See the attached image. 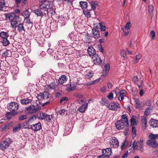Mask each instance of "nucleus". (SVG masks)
Here are the masks:
<instances>
[{
  "mask_svg": "<svg viewBox=\"0 0 158 158\" xmlns=\"http://www.w3.org/2000/svg\"><path fill=\"white\" fill-rule=\"evenodd\" d=\"M41 109V108L40 107H35L34 105L29 106L26 108V110L29 114H32L35 113L39 110Z\"/></svg>",
  "mask_w": 158,
  "mask_h": 158,
  "instance_id": "f257e3e1",
  "label": "nucleus"
},
{
  "mask_svg": "<svg viewBox=\"0 0 158 158\" xmlns=\"http://www.w3.org/2000/svg\"><path fill=\"white\" fill-rule=\"evenodd\" d=\"M143 140L142 139H140L137 142H134L133 144V147L134 149L142 151L143 148Z\"/></svg>",
  "mask_w": 158,
  "mask_h": 158,
  "instance_id": "f03ea898",
  "label": "nucleus"
},
{
  "mask_svg": "<svg viewBox=\"0 0 158 158\" xmlns=\"http://www.w3.org/2000/svg\"><path fill=\"white\" fill-rule=\"evenodd\" d=\"M122 121V120L118 121L115 124L116 127L117 129L120 130L126 127L125 130H127L128 129V125L125 124Z\"/></svg>",
  "mask_w": 158,
  "mask_h": 158,
  "instance_id": "7ed1b4c3",
  "label": "nucleus"
},
{
  "mask_svg": "<svg viewBox=\"0 0 158 158\" xmlns=\"http://www.w3.org/2000/svg\"><path fill=\"white\" fill-rule=\"evenodd\" d=\"M110 147L112 148H117L119 146L118 141L115 137H112L109 139Z\"/></svg>",
  "mask_w": 158,
  "mask_h": 158,
  "instance_id": "20e7f679",
  "label": "nucleus"
},
{
  "mask_svg": "<svg viewBox=\"0 0 158 158\" xmlns=\"http://www.w3.org/2000/svg\"><path fill=\"white\" fill-rule=\"evenodd\" d=\"M8 110L11 111H16L19 108V105L15 102H12L9 103L7 106Z\"/></svg>",
  "mask_w": 158,
  "mask_h": 158,
  "instance_id": "39448f33",
  "label": "nucleus"
},
{
  "mask_svg": "<svg viewBox=\"0 0 158 158\" xmlns=\"http://www.w3.org/2000/svg\"><path fill=\"white\" fill-rule=\"evenodd\" d=\"M12 142L11 139L10 138H6V140L2 142L0 144V147L1 149L4 150L9 147Z\"/></svg>",
  "mask_w": 158,
  "mask_h": 158,
  "instance_id": "423d86ee",
  "label": "nucleus"
},
{
  "mask_svg": "<svg viewBox=\"0 0 158 158\" xmlns=\"http://www.w3.org/2000/svg\"><path fill=\"white\" fill-rule=\"evenodd\" d=\"M58 83L57 81H53L49 85H47L45 86V89L48 90H51L57 88Z\"/></svg>",
  "mask_w": 158,
  "mask_h": 158,
  "instance_id": "0eeeda50",
  "label": "nucleus"
},
{
  "mask_svg": "<svg viewBox=\"0 0 158 158\" xmlns=\"http://www.w3.org/2000/svg\"><path fill=\"white\" fill-rule=\"evenodd\" d=\"M92 31L93 36L94 38L97 39L100 37L99 29V28H98V26L92 29Z\"/></svg>",
  "mask_w": 158,
  "mask_h": 158,
  "instance_id": "6e6552de",
  "label": "nucleus"
},
{
  "mask_svg": "<svg viewBox=\"0 0 158 158\" xmlns=\"http://www.w3.org/2000/svg\"><path fill=\"white\" fill-rule=\"evenodd\" d=\"M119 105L115 102H113L110 103L108 106L109 109L112 110H115L118 108H120Z\"/></svg>",
  "mask_w": 158,
  "mask_h": 158,
  "instance_id": "1a4fd4ad",
  "label": "nucleus"
},
{
  "mask_svg": "<svg viewBox=\"0 0 158 158\" xmlns=\"http://www.w3.org/2000/svg\"><path fill=\"white\" fill-rule=\"evenodd\" d=\"M147 143L149 146L153 148H156L158 146L157 142L154 139H149L147 141Z\"/></svg>",
  "mask_w": 158,
  "mask_h": 158,
  "instance_id": "9d476101",
  "label": "nucleus"
},
{
  "mask_svg": "<svg viewBox=\"0 0 158 158\" xmlns=\"http://www.w3.org/2000/svg\"><path fill=\"white\" fill-rule=\"evenodd\" d=\"M38 96L39 99L43 100L48 99L49 98V94L47 92H44L43 93H40Z\"/></svg>",
  "mask_w": 158,
  "mask_h": 158,
  "instance_id": "9b49d317",
  "label": "nucleus"
},
{
  "mask_svg": "<svg viewBox=\"0 0 158 158\" xmlns=\"http://www.w3.org/2000/svg\"><path fill=\"white\" fill-rule=\"evenodd\" d=\"M19 17H16V18H15L14 19H13L10 21L11 27L13 28H16L17 27L16 25L17 24L18 22H20V21L18 20V19H19Z\"/></svg>",
  "mask_w": 158,
  "mask_h": 158,
  "instance_id": "f8f14e48",
  "label": "nucleus"
},
{
  "mask_svg": "<svg viewBox=\"0 0 158 158\" xmlns=\"http://www.w3.org/2000/svg\"><path fill=\"white\" fill-rule=\"evenodd\" d=\"M102 154L105 156L108 157L111 155L112 153L111 148H106V149H103L102 151Z\"/></svg>",
  "mask_w": 158,
  "mask_h": 158,
  "instance_id": "ddd939ff",
  "label": "nucleus"
},
{
  "mask_svg": "<svg viewBox=\"0 0 158 158\" xmlns=\"http://www.w3.org/2000/svg\"><path fill=\"white\" fill-rule=\"evenodd\" d=\"M127 92L125 90H122L119 92V95L118 99L120 101H122L124 98V97L126 96Z\"/></svg>",
  "mask_w": 158,
  "mask_h": 158,
  "instance_id": "4468645a",
  "label": "nucleus"
},
{
  "mask_svg": "<svg viewBox=\"0 0 158 158\" xmlns=\"http://www.w3.org/2000/svg\"><path fill=\"white\" fill-rule=\"evenodd\" d=\"M133 79L134 82L137 84L139 88L141 89L143 84V81L142 80L139 81L138 78L137 76H134L133 77Z\"/></svg>",
  "mask_w": 158,
  "mask_h": 158,
  "instance_id": "2eb2a0df",
  "label": "nucleus"
},
{
  "mask_svg": "<svg viewBox=\"0 0 158 158\" xmlns=\"http://www.w3.org/2000/svg\"><path fill=\"white\" fill-rule=\"evenodd\" d=\"M87 51L90 56H92L93 57L94 55L96 54L95 50L92 46L88 47Z\"/></svg>",
  "mask_w": 158,
  "mask_h": 158,
  "instance_id": "dca6fc26",
  "label": "nucleus"
},
{
  "mask_svg": "<svg viewBox=\"0 0 158 158\" xmlns=\"http://www.w3.org/2000/svg\"><path fill=\"white\" fill-rule=\"evenodd\" d=\"M150 126L152 127H158V121L154 119H151L149 121Z\"/></svg>",
  "mask_w": 158,
  "mask_h": 158,
  "instance_id": "f3484780",
  "label": "nucleus"
},
{
  "mask_svg": "<svg viewBox=\"0 0 158 158\" xmlns=\"http://www.w3.org/2000/svg\"><path fill=\"white\" fill-rule=\"evenodd\" d=\"M88 105V103L85 102L79 108L78 110L81 113H84L87 108Z\"/></svg>",
  "mask_w": 158,
  "mask_h": 158,
  "instance_id": "a211bd4d",
  "label": "nucleus"
},
{
  "mask_svg": "<svg viewBox=\"0 0 158 158\" xmlns=\"http://www.w3.org/2000/svg\"><path fill=\"white\" fill-rule=\"evenodd\" d=\"M110 66L109 64H107L105 65L103 69V73L102 75V76H106L107 72H108L110 69Z\"/></svg>",
  "mask_w": 158,
  "mask_h": 158,
  "instance_id": "6ab92c4d",
  "label": "nucleus"
},
{
  "mask_svg": "<svg viewBox=\"0 0 158 158\" xmlns=\"http://www.w3.org/2000/svg\"><path fill=\"white\" fill-rule=\"evenodd\" d=\"M57 45L58 46L56 47V51L57 52L58 51L59 49H60V48L61 47H63L66 46V44L64 40H60L59 41L57 44Z\"/></svg>",
  "mask_w": 158,
  "mask_h": 158,
  "instance_id": "aec40b11",
  "label": "nucleus"
},
{
  "mask_svg": "<svg viewBox=\"0 0 158 158\" xmlns=\"http://www.w3.org/2000/svg\"><path fill=\"white\" fill-rule=\"evenodd\" d=\"M5 16L6 18H8L11 20L14 19L16 17H19V16L16 15L15 13H10L8 14H5Z\"/></svg>",
  "mask_w": 158,
  "mask_h": 158,
  "instance_id": "412c9836",
  "label": "nucleus"
},
{
  "mask_svg": "<svg viewBox=\"0 0 158 158\" xmlns=\"http://www.w3.org/2000/svg\"><path fill=\"white\" fill-rule=\"evenodd\" d=\"M58 80L59 83L63 84L67 81V78L65 75H62L59 77Z\"/></svg>",
  "mask_w": 158,
  "mask_h": 158,
  "instance_id": "4be33fe9",
  "label": "nucleus"
},
{
  "mask_svg": "<svg viewBox=\"0 0 158 158\" xmlns=\"http://www.w3.org/2000/svg\"><path fill=\"white\" fill-rule=\"evenodd\" d=\"M41 128V126L40 123H37L31 126V128L35 131L40 130Z\"/></svg>",
  "mask_w": 158,
  "mask_h": 158,
  "instance_id": "5701e85b",
  "label": "nucleus"
},
{
  "mask_svg": "<svg viewBox=\"0 0 158 158\" xmlns=\"http://www.w3.org/2000/svg\"><path fill=\"white\" fill-rule=\"evenodd\" d=\"M24 61L25 65H26V66H27L28 67H32L34 64V62L29 59L25 60Z\"/></svg>",
  "mask_w": 158,
  "mask_h": 158,
  "instance_id": "b1692460",
  "label": "nucleus"
},
{
  "mask_svg": "<svg viewBox=\"0 0 158 158\" xmlns=\"http://www.w3.org/2000/svg\"><path fill=\"white\" fill-rule=\"evenodd\" d=\"M33 12L38 17L40 16L42 17L44 15V13L40 9H35L34 10Z\"/></svg>",
  "mask_w": 158,
  "mask_h": 158,
  "instance_id": "393cba45",
  "label": "nucleus"
},
{
  "mask_svg": "<svg viewBox=\"0 0 158 158\" xmlns=\"http://www.w3.org/2000/svg\"><path fill=\"white\" fill-rule=\"evenodd\" d=\"M30 12L29 11L28 9L23 11L22 13V15L24 17V20L29 18L30 15Z\"/></svg>",
  "mask_w": 158,
  "mask_h": 158,
  "instance_id": "a878e982",
  "label": "nucleus"
},
{
  "mask_svg": "<svg viewBox=\"0 0 158 158\" xmlns=\"http://www.w3.org/2000/svg\"><path fill=\"white\" fill-rule=\"evenodd\" d=\"M31 100L28 98L22 99L20 100L21 103L23 105H26L30 103Z\"/></svg>",
  "mask_w": 158,
  "mask_h": 158,
  "instance_id": "bb28decb",
  "label": "nucleus"
},
{
  "mask_svg": "<svg viewBox=\"0 0 158 158\" xmlns=\"http://www.w3.org/2000/svg\"><path fill=\"white\" fill-rule=\"evenodd\" d=\"M17 29L19 32H25V29L23 23H20L17 26Z\"/></svg>",
  "mask_w": 158,
  "mask_h": 158,
  "instance_id": "cd10ccee",
  "label": "nucleus"
},
{
  "mask_svg": "<svg viewBox=\"0 0 158 158\" xmlns=\"http://www.w3.org/2000/svg\"><path fill=\"white\" fill-rule=\"evenodd\" d=\"M92 58L94 62H96L98 64H100L101 62L102 61L97 54L94 55Z\"/></svg>",
  "mask_w": 158,
  "mask_h": 158,
  "instance_id": "c85d7f7f",
  "label": "nucleus"
},
{
  "mask_svg": "<svg viewBox=\"0 0 158 158\" xmlns=\"http://www.w3.org/2000/svg\"><path fill=\"white\" fill-rule=\"evenodd\" d=\"M18 113L17 111H11L10 112H8L7 113L6 115L8 119L10 118V116H15Z\"/></svg>",
  "mask_w": 158,
  "mask_h": 158,
  "instance_id": "c756f323",
  "label": "nucleus"
},
{
  "mask_svg": "<svg viewBox=\"0 0 158 158\" xmlns=\"http://www.w3.org/2000/svg\"><path fill=\"white\" fill-rule=\"evenodd\" d=\"M122 119L120 120H122V122H123L125 124L129 125L128 119L127 116L124 114L122 116Z\"/></svg>",
  "mask_w": 158,
  "mask_h": 158,
  "instance_id": "7c9ffc66",
  "label": "nucleus"
},
{
  "mask_svg": "<svg viewBox=\"0 0 158 158\" xmlns=\"http://www.w3.org/2000/svg\"><path fill=\"white\" fill-rule=\"evenodd\" d=\"M39 7L41 9H42L44 11H48V9H49V6H48V5L47 4H40Z\"/></svg>",
  "mask_w": 158,
  "mask_h": 158,
  "instance_id": "2f4dec72",
  "label": "nucleus"
},
{
  "mask_svg": "<svg viewBox=\"0 0 158 158\" xmlns=\"http://www.w3.org/2000/svg\"><path fill=\"white\" fill-rule=\"evenodd\" d=\"M85 75L86 78H89L93 76V73L91 70H89L86 72Z\"/></svg>",
  "mask_w": 158,
  "mask_h": 158,
  "instance_id": "473e14b6",
  "label": "nucleus"
},
{
  "mask_svg": "<svg viewBox=\"0 0 158 158\" xmlns=\"http://www.w3.org/2000/svg\"><path fill=\"white\" fill-rule=\"evenodd\" d=\"M0 36L2 39H5L9 37V34L7 32L2 31L0 33Z\"/></svg>",
  "mask_w": 158,
  "mask_h": 158,
  "instance_id": "72a5a7b5",
  "label": "nucleus"
},
{
  "mask_svg": "<svg viewBox=\"0 0 158 158\" xmlns=\"http://www.w3.org/2000/svg\"><path fill=\"white\" fill-rule=\"evenodd\" d=\"M46 114L42 112H40L37 115V117L39 120H42L44 119Z\"/></svg>",
  "mask_w": 158,
  "mask_h": 158,
  "instance_id": "f704fd0d",
  "label": "nucleus"
},
{
  "mask_svg": "<svg viewBox=\"0 0 158 158\" xmlns=\"http://www.w3.org/2000/svg\"><path fill=\"white\" fill-rule=\"evenodd\" d=\"M141 55L139 54L136 55L135 57L133 59V62L134 64H136L138 62L139 60L141 58Z\"/></svg>",
  "mask_w": 158,
  "mask_h": 158,
  "instance_id": "c9c22d12",
  "label": "nucleus"
},
{
  "mask_svg": "<svg viewBox=\"0 0 158 158\" xmlns=\"http://www.w3.org/2000/svg\"><path fill=\"white\" fill-rule=\"evenodd\" d=\"M136 116L135 115H133L130 120L131 124L132 126L137 125L136 122L135 120Z\"/></svg>",
  "mask_w": 158,
  "mask_h": 158,
  "instance_id": "e433bc0d",
  "label": "nucleus"
},
{
  "mask_svg": "<svg viewBox=\"0 0 158 158\" xmlns=\"http://www.w3.org/2000/svg\"><path fill=\"white\" fill-rule=\"evenodd\" d=\"M68 100V98L67 97H62L60 100V103L63 105L66 103Z\"/></svg>",
  "mask_w": 158,
  "mask_h": 158,
  "instance_id": "4c0bfd02",
  "label": "nucleus"
},
{
  "mask_svg": "<svg viewBox=\"0 0 158 158\" xmlns=\"http://www.w3.org/2000/svg\"><path fill=\"white\" fill-rule=\"evenodd\" d=\"M80 5L82 9H85L87 7V3L86 2H80Z\"/></svg>",
  "mask_w": 158,
  "mask_h": 158,
  "instance_id": "58836bf2",
  "label": "nucleus"
},
{
  "mask_svg": "<svg viewBox=\"0 0 158 158\" xmlns=\"http://www.w3.org/2000/svg\"><path fill=\"white\" fill-rule=\"evenodd\" d=\"M44 118V119L47 122H50L51 119H52L53 116L52 115H49L46 114Z\"/></svg>",
  "mask_w": 158,
  "mask_h": 158,
  "instance_id": "ea45409f",
  "label": "nucleus"
},
{
  "mask_svg": "<svg viewBox=\"0 0 158 158\" xmlns=\"http://www.w3.org/2000/svg\"><path fill=\"white\" fill-rule=\"evenodd\" d=\"M36 40L38 43L40 45V46H42L44 41V40L43 38H37V39Z\"/></svg>",
  "mask_w": 158,
  "mask_h": 158,
  "instance_id": "a19ab883",
  "label": "nucleus"
},
{
  "mask_svg": "<svg viewBox=\"0 0 158 158\" xmlns=\"http://www.w3.org/2000/svg\"><path fill=\"white\" fill-rule=\"evenodd\" d=\"M18 69L16 67L13 68L11 70V73L14 77L18 73Z\"/></svg>",
  "mask_w": 158,
  "mask_h": 158,
  "instance_id": "79ce46f5",
  "label": "nucleus"
},
{
  "mask_svg": "<svg viewBox=\"0 0 158 158\" xmlns=\"http://www.w3.org/2000/svg\"><path fill=\"white\" fill-rule=\"evenodd\" d=\"M99 26L98 28L100 27V29L102 31H105L106 30V27L104 24L102 22H100L99 23Z\"/></svg>",
  "mask_w": 158,
  "mask_h": 158,
  "instance_id": "37998d69",
  "label": "nucleus"
},
{
  "mask_svg": "<svg viewBox=\"0 0 158 158\" xmlns=\"http://www.w3.org/2000/svg\"><path fill=\"white\" fill-rule=\"evenodd\" d=\"M76 86L73 84H70L69 86L67 88V90L69 91L73 90L76 88Z\"/></svg>",
  "mask_w": 158,
  "mask_h": 158,
  "instance_id": "c03bdc74",
  "label": "nucleus"
},
{
  "mask_svg": "<svg viewBox=\"0 0 158 158\" xmlns=\"http://www.w3.org/2000/svg\"><path fill=\"white\" fill-rule=\"evenodd\" d=\"M135 107L136 108H140L141 107V105L140 104V101L138 99H137L135 100Z\"/></svg>",
  "mask_w": 158,
  "mask_h": 158,
  "instance_id": "a18cd8bd",
  "label": "nucleus"
},
{
  "mask_svg": "<svg viewBox=\"0 0 158 158\" xmlns=\"http://www.w3.org/2000/svg\"><path fill=\"white\" fill-rule=\"evenodd\" d=\"M83 13L85 16L87 18L90 17L91 14L90 13V10H83Z\"/></svg>",
  "mask_w": 158,
  "mask_h": 158,
  "instance_id": "49530a36",
  "label": "nucleus"
},
{
  "mask_svg": "<svg viewBox=\"0 0 158 158\" xmlns=\"http://www.w3.org/2000/svg\"><path fill=\"white\" fill-rule=\"evenodd\" d=\"M152 109V107H149L146 108L144 112L145 115L148 116L150 114V110Z\"/></svg>",
  "mask_w": 158,
  "mask_h": 158,
  "instance_id": "de8ad7c7",
  "label": "nucleus"
},
{
  "mask_svg": "<svg viewBox=\"0 0 158 158\" xmlns=\"http://www.w3.org/2000/svg\"><path fill=\"white\" fill-rule=\"evenodd\" d=\"M149 137L151 139H156L158 138V135L154 134L152 133H150L149 135Z\"/></svg>",
  "mask_w": 158,
  "mask_h": 158,
  "instance_id": "09e8293b",
  "label": "nucleus"
},
{
  "mask_svg": "<svg viewBox=\"0 0 158 158\" xmlns=\"http://www.w3.org/2000/svg\"><path fill=\"white\" fill-rule=\"evenodd\" d=\"M3 45L4 46H6L9 44V41L7 39V38L3 39L2 41Z\"/></svg>",
  "mask_w": 158,
  "mask_h": 158,
  "instance_id": "8fccbe9b",
  "label": "nucleus"
},
{
  "mask_svg": "<svg viewBox=\"0 0 158 158\" xmlns=\"http://www.w3.org/2000/svg\"><path fill=\"white\" fill-rule=\"evenodd\" d=\"M27 118V115H19L18 117V119L19 121H22Z\"/></svg>",
  "mask_w": 158,
  "mask_h": 158,
  "instance_id": "3c124183",
  "label": "nucleus"
},
{
  "mask_svg": "<svg viewBox=\"0 0 158 158\" xmlns=\"http://www.w3.org/2000/svg\"><path fill=\"white\" fill-rule=\"evenodd\" d=\"M5 2L4 0H0V10H3V8L5 6Z\"/></svg>",
  "mask_w": 158,
  "mask_h": 158,
  "instance_id": "603ef678",
  "label": "nucleus"
},
{
  "mask_svg": "<svg viewBox=\"0 0 158 158\" xmlns=\"http://www.w3.org/2000/svg\"><path fill=\"white\" fill-rule=\"evenodd\" d=\"M136 129L134 126H132V136L134 138L136 136Z\"/></svg>",
  "mask_w": 158,
  "mask_h": 158,
  "instance_id": "864d4df0",
  "label": "nucleus"
},
{
  "mask_svg": "<svg viewBox=\"0 0 158 158\" xmlns=\"http://www.w3.org/2000/svg\"><path fill=\"white\" fill-rule=\"evenodd\" d=\"M58 112H59L60 114L61 115H63L65 114H67V110L64 109L61 110H59Z\"/></svg>",
  "mask_w": 158,
  "mask_h": 158,
  "instance_id": "5fc2aeb1",
  "label": "nucleus"
},
{
  "mask_svg": "<svg viewBox=\"0 0 158 158\" xmlns=\"http://www.w3.org/2000/svg\"><path fill=\"white\" fill-rule=\"evenodd\" d=\"M21 128V126L20 124H19L18 126L14 127L13 128V132H15L16 131L19 130Z\"/></svg>",
  "mask_w": 158,
  "mask_h": 158,
  "instance_id": "6e6d98bb",
  "label": "nucleus"
},
{
  "mask_svg": "<svg viewBox=\"0 0 158 158\" xmlns=\"http://www.w3.org/2000/svg\"><path fill=\"white\" fill-rule=\"evenodd\" d=\"M120 55L123 57V59H125L126 58V52L124 50H121Z\"/></svg>",
  "mask_w": 158,
  "mask_h": 158,
  "instance_id": "4d7b16f0",
  "label": "nucleus"
},
{
  "mask_svg": "<svg viewBox=\"0 0 158 158\" xmlns=\"http://www.w3.org/2000/svg\"><path fill=\"white\" fill-rule=\"evenodd\" d=\"M97 2H91L90 3V5L91 6V8L93 10H95L96 8V6L95 5L97 4Z\"/></svg>",
  "mask_w": 158,
  "mask_h": 158,
  "instance_id": "13d9d810",
  "label": "nucleus"
},
{
  "mask_svg": "<svg viewBox=\"0 0 158 158\" xmlns=\"http://www.w3.org/2000/svg\"><path fill=\"white\" fill-rule=\"evenodd\" d=\"M150 35L152 39L154 40L155 38V33L154 31H152L150 33Z\"/></svg>",
  "mask_w": 158,
  "mask_h": 158,
  "instance_id": "bf43d9fd",
  "label": "nucleus"
},
{
  "mask_svg": "<svg viewBox=\"0 0 158 158\" xmlns=\"http://www.w3.org/2000/svg\"><path fill=\"white\" fill-rule=\"evenodd\" d=\"M36 118V116L35 115H33L31 117L28 119V120L27 123H29L30 122H31L32 120H33L35 118V119Z\"/></svg>",
  "mask_w": 158,
  "mask_h": 158,
  "instance_id": "052dcab7",
  "label": "nucleus"
},
{
  "mask_svg": "<svg viewBox=\"0 0 158 158\" xmlns=\"http://www.w3.org/2000/svg\"><path fill=\"white\" fill-rule=\"evenodd\" d=\"M154 9V7L153 5H150L148 6V12L150 13H152Z\"/></svg>",
  "mask_w": 158,
  "mask_h": 158,
  "instance_id": "680f3d73",
  "label": "nucleus"
},
{
  "mask_svg": "<svg viewBox=\"0 0 158 158\" xmlns=\"http://www.w3.org/2000/svg\"><path fill=\"white\" fill-rule=\"evenodd\" d=\"M121 29L123 30L124 34L125 35H127L129 33V29H126L125 28H122Z\"/></svg>",
  "mask_w": 158,
  "mask_h": 158,
  "instance_id": "e2e57ef3",
  "label": "nucleus"
},
{
  "mask_svg": "<svg viewBox=\"0 0 158 158\" xmlns=\"http://www.w3.org/2000/svg\"><path fill=\"white\" fill-rule=\"evenodd\" d=\"M141 121L143 124H147V119L146 117L145 116H143L142 117Z\"/></svg>",
  "mask_w": 158,
  "mask_h": 158,
  "instance_id": "0e129e2a",
  "label": "nucleus"
},
{
  "mask_svg": "<svg viewBox=\"0 0 158 158\" xmlns=\"http://www.w3.org/2000/svg\"><path fill=\"white\" fill-rule=\"evenodd\" d=\"M131 23L128 22L126 26L123 28L129 30L130 28L131 27Z\"/></svg>",
  "mask_w": 158,
  "mask_h": 158,
  "instance_id": "69168bd1",
  "label": "nucleus"
},
{
  "mask_svg": "<svg viewBox=\"0 0 158 158\" xmlns=\"http://www.w3.org/2000/svg\"><path fill=\"white\" fill-rule=\"evenodd\" d=\"M107 97L110 100H112L113 98V94L112 93L110 92L109 94Z\"/></svg>",
  "mask_w": 158,
  "mask_h": 158,
  "instance_id": "338daca9",
  "label": "nucleus"
},
{
  "mask_svg": "<svg viewBox=\"0 0 158 158\" xmlns=\"http://www.w3.org/2000/svg\"><path fill=\"white\" fill-rule=\"evenodd\" d=\"M75 96L79 99L82 98L83 97V95L81 93H76L75 94Z\"/></svg>",
  "mask_w": 158,
  "mask_h": 158,
  "instance_id": "774afa93",
  "label": "nucleus"
}]
</instances>
